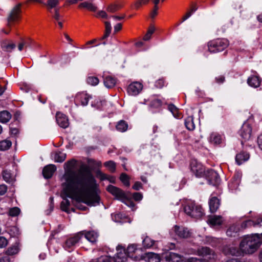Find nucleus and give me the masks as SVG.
<instances>
[{"label": "nucleus", "instance_id": "1", "mask_svg": "<svg viewBox=\"0 0 262 262\" xmlns=\"http://www.w3.org/2000/svg\"><path fill=\"white\" fill-rule=\"evenodd\" d=\"M75 164L74 160L65 164L67 167L62 184V192L66 196L78 202H82L89 206H96L99 204L100 198L93 190L92 185L94 179L91 173L81 170L78 172L72 169Z\"/></svg>", "mask_w": 262, "mask_h": 262}, {"label": "nucleus", "instance_id": "2", "mask_svg": "<svg viewBox=\"0 0 262 262\" xmlns=\"http://www.w3.org/2000/svg\"><path fill=\"white\" fill-rule=\"evenodd\" d=\"M262 244L261 234H254L245 236L239 244V248L243 254L254 253Z\"/></svg>", "mask_w": 262, "mask_h": 262}, {"label": "nucleus", "instance_id": "3", "mask_svg": "<svg viewBox=\"0 0 262 262\" xmlns=\"http://www.w3.org/2000/svg\"><path fill=\"white\" fill-rule=\"evenodd\" d=\"M107 190L115 198L125 204L128 207L133 208L135 207L134 203L130 200L128 195L129 193H125L121 189L114 186L110 185L107 187Z\"/></svg>", "mask_w": 262, "mask_h": 262}, {"label": "nucleus", "instance_id": "4", "mask_svg": "<svg viewBox=\"0 0 262 262\" xmlns=\"http://www.w3.org/2000/svg\"><path fill=\"white\" fill-rule=\"evenodd\" d=\"M184 210L187 214L195 219H200L204 214L201 206L193 203L187 204L184 207Z\"/></svg>", "mask_w": 262, "mask_h": 262}, {"label": "nucleus", "instance_id": "5", "mask_svg": "<svg viewBox=\"0 0 262 262\" xmlns=\"http://www.w3.org/2000/svg\"><path fill=\"white\" fill-rule=\"evenodd\" d=\"M229 45L226 39H217L208 43V50L211 53H216L224 50Z\"/></svg>", "mask_w": 262, "mask_h": 262}, {"label": "nucleus", "instance_id": "6", "mask_svg": "<svg viewBox=\"0 0 262 262\" xmlns=\"http://www.w3.org/2000/svg\"><path fill=\"white\" fill-rule=\"evenodd\" d=\"M160 262H183V257L170 252H166L161 255Z\"/></svg>", "mask_w": 262, "mask_h": 262}, {"label": "nucleus", "instance_id": "7", "mask_svg": "<svg viewBox=\"0 0 262 262\" xmlns=\"http://www.w3.org/2000/svg\"><path fill=\"white\" fill-rule=\"evenodd\" d=\"M82 235L81 233H78L73 236L68 238L65 242L63 247V248L69 251H71L73 250L74 247L80 241Z\"/></svg>", "mask_w": 262, "mask_h": 262}, {"label": "nucleus", "instance_id": "8", "mask_svg": "<svg viewBox=\"0 0 262 262\" xmlns=\"http://www.w3.org/2000/svg\"><path fill=\"white\" fill-rule=\"evenodd\" d=\"M190 169L191 171L196 177H203L205 172V168L201 163L195 160H193L190 163Z\"/></svg>", "mask_w": 262, "mask_h": 262}, {"label": "nucleus", "instance_id": "9", "mask_svg": "<svg viewBox=\"0 0 262 262\" xmlns=\"http://www.w3.org/2000/svg\"><path fill=\"white\" fill-rule=\"evenodd\" d=\"M204 176L205 177L209 184L215 186L217 185L220 182L219 174L212 169L205 171Z\"/></svg>", "mask_w": 262, "mask_h": 262}, {"label": "nucleus", "instance_id": "10", "mask_svg": "<svg viewBox=\"0 0 262 262\" xmlns=\"http://www.w3.org/2000/svg\"><path fill=\"white\" fill-rule=\"evenodd\" d=\"M117 253L113 257L115 262H125L127 260V255L126 250L121 245H118L116 247Z\"/></svg>", "mask_w": 262, "mask_h": 262}, {"label": "nucleus", "instance_id": "11", "mask_svg": "<svg viewBox=\"0 0 262 262\" xmlns=\"http://www.w3.org/2000/svg\"><path fill=\"white\" fill-rule=\"evenodd\" d=\"M196 254L199 256L205 257L207 260L214 259L215 258V254L214 251L206 247L199 248L197 250Z\"/></svg>", "mask_w": 262, "mask_h": 262}, {"label": "nucleus", "instance_id": "12", "mask_svg": "<svg viewBox=\"0 0 262 262\" xmlns=\"http://www.w3.org/2000/svg\"><path fill=\"white\" fill-rule=\"evenodd\" d=\"M142 89V84L139 82L136 81L131 83L128 86L127 91L129 95L137 96L141 92Z\"/></svg>", "mask_w": 262, "mask_h": 262}, {"label": "nucleus", "instance_id": "13", "mask_svg": "<svg viewBox=\"0 0 262 262\" xmlns=\"http://www.w3.org/2000/svg\"><path fill=\"white\" fill-rule=\"evenodd\" d=\"M173 230L176 234L180 238H187L191 235L189 230L182 226L176 225L173 227Z\"/></svg>", "mask_w": 262, "mask_h": 262}, {"label": "nucleus", "instance_id": "14", "mask_svg": "<svg viewBox=\"0 0 262 262\" xmlns=\"http://www.w3.org/2000/svg\"><path fill=\"white\" fill-rule=\"evenodd\" d=\"M223 252L226 255H231L233 256H239L243 255L240 248L239 249L232 245H227L224 247Z\"/></svg>", "mask_w": 262, "mask_h": 262}, {"label": "nucleus", "instance_id": "15", "mask_svg": "<svg viewBox=\"0 0 262 262\" xmlns=\"http://www.w3.org/2000/svg\"><path fill=\"white\" fill-rule=\"evenodd\" d=\"M20 13V5L15 6L10 12L8 17V25L10 26L12 23L17 20Z\"/></svg>", "mask_w": 262, "mask_h": 262}, {"label": "nucleus", "instance_id": "16", "mask_svg": "<svg viewBox=\"0 0 262 262\" xmlns=\"http://www.w3.org/2000/svg\"><path fill=\"white\" fill-rule=\"evenodd\" d=\"M252 127L251 125L247 122H245L240 130L239 134L242 138L245 140H248L251 136Z\"/></svg>", "mask_w": 262, "mask_h": 262}, {"label": "nucleus", "instance_id": "17", "mask_svg": "<svg viewBox=\"0 0 262 262\" xmlns=\"http://www.w3.org/2000/svg\"><path fill=\"white\" fill-rule=\"evenodd\" d=\"M90 98H91V97L87 93L81 92L76 95L75 101L76 104H80L83 106H85L88 104Z\"/></svg>", "mask_w": 262, "mask_h": 262}, {"label": "nucleus", "instance_id": "18", "mask_svg": "<svg viewBox=\"0 0 262 262\" xmlns=\"http://www.w3.org/2000/svg\"><path fill=\"white\" fill-rule=\"evenodd\" d=\"M102 77L103 78V83L106 88L111 89L113 88L116 85L117 80L113 76L104 73Z\"/></svg>", "mask_w": 262, "mask_h": 262}, {"label": "nucleus", "instance_id": "19", "mask_svg": "<svg viewBox=\"0 0 262 262\" xmlns=\"http://www.w3.org/2000/svg\"><path fill=\"white\" fill-rule=\"evenodd\" d=\"M261 226H262V219L261 218H258L255 221L248 220L243 222L241 224L242 229H246L251 227H260Z\"/></svg>", "mask_w": 262, "mask_h": 262}, {"label": "nucleus", "instance_id": "20", "mask_svg": "<svg viewBox=\"0 0 262 262\" xmlns=\"http://www.w3.org/2000/svg\"><path fill=\"white\" fill-rule=\"evenodd\" d=\"M161 258L159 254L152 252L145 253L142 259V262H160Z\"/></svg>", "mask_w": 262, "mask_h": 262}, {"label": "nucleus", "instance_id": "21", "mask_svg": "<svg viewBox=\"0 0 262 262\" xmlns=\"http://www.w3.org/2000/svg\"><path fill=\"white\" fill-rule=\"evenodd\" d=\"M241 175L239 173L235 174L228 184L229 189L234 191L237 189L241 183Z\"/></svg>", "mask_w": 262, "mask_h": 262}, {"label": "nucleus", "instance_id": "22", "mask_svg": "<svg viewBox=\"0 0 262 262\" xmlns=\"http://www.w3.org/2000/svg\"><path fill=\"white\" fill-rule=\"evenodd\" d=\"M56 121L58 124L62 128H67L69 125V121L66 115L60 113L56 114Z\"/></svg>", "mask_w": 262, "mask_h": 262}, {"label": "nucleus", "instance_id": "23", "mask_svg": "<svg viewBox=\"0 0 262 262\" xmlns=\"http://www.w3.org/2000/svg\"><path fill=\"white\" fill-rule=\"evenodd\" d=\"M59 1L60 0H47L46 2L43 3V5L46 7L50 13H52L53 11L59 9L58 7Z\"/></svg>", "mask_w": 262, "mask_h": 262}, {"label": "nucleus", "instance_id": "24", "mask_svg": "<svg viewBox=\"0 0 262 262\" xmlns=\"http://www.w3.org/2000/svg\"><path fill=\"white\" fill-rule=\"evenodd\" d=\"M56 170V167L53 164H49L44 167L42 174L45 178L49 179L52 177Z\"/></svg>", "mask_w": 262, "mask_h": 262}, {"label": "nucleus", "instance_id": "25", "mask_svg": "<svg viewBox=\"0 0 262 262\" xmlns=\"http://www.w3.org/2000/svg\"><path fill=\"white\" fill-rule=\"evenodd\" d=\"M220 205L219 199L216 196L211 195L209 202V209L211 212L213 213L216 211Z\"/></svg>", "mask_w": 262, "mask_h": 262}, {"label": "nucleus", "instance_id": "26", "mask_svg": "<svg viewBox=\"0 0 262 262\" xmlns=\"http://www.w3.org/2000/svg\"><path fill=\"white\" fill-rule=\"evenodd\" d=\"M3 178L8 183H13L15 181V176L7 170H4L2 172Z\"/></svg>", "mask_w": 262, "mask_h": 262}, {"label": "nucleus", "instance_id": "27", "mask_svg": "<svg viewBox=\"0 0 262 262\" xmlns=\"http://www.w3.org/2000/svg\"><path fill=\"white\" fill-rule=\"evenodd\" d=\"M223 222L221 216L213 215L209 217L208 223L211 226H215L221 225Z\"/></svg>", "mask_w": 262, "mask_h": 262}, {"label": "nucleus", "instance_id": "28", "mask_svg": "<svg viewBox=\"0 0 262 262\" xmlns=\"http://www.w3.org/2000/svg\"><path fill=\"white\" fill-rule=\"evenodd\" d=\"M79 7L86 8L88 10L93 12L96 11L97 9V7L93 3V0L85 1L80 3L79 5Z\"/></svg>", "mask_w": 262, "mask_h": 262}, {"label": "nucleus", "instance_id": "29", "mask_svg": "<svg viewBox=\"0 0 262 262\" xmlns=\"http://www.w3.org/2000/svg\"><path fill=\"white\" fill-rule=\"evenodd\" d=\"M261 80L257 76H252L248 78V84L252 87L257 88L260 85Z\"/></svg>", "mask_w": 262, "mask_h": 262}, {"label": "nucleus", "instance_id": "30", "mask_svg": "<svg viewBox=\"0 0 262 262\" xmlns=\"http://www.w3.org/2000/svg\"><path fill=\"white\" fill-rule=\"evenodd\" d=\"M249 158V154L245 152H241L239 154L236 155L235 160L238 165H241L243 162L247 161Z\"/></svg>", "mask_w": 262, "mask_h": 262}, {"label": "nucleus", "instance_id": "31", "mask_svg": "<svg viewBox=\"0 0 262 262\" xmlns=\"http://www.w3.org/2000/svg\"><path fill=\"white\" fill-rule=\"evenodd\" d=\"M222 138L221 135L216 133H212L209 137V142L214 145H219L222 142Z\"/></svg>", "mask_w": 262, "mask_h": 262}, {"label": "nucleus", "instance_id": "32", "mask_svg": "<svg viewBox=\"0 0 262 262\" xmlns=\"http://www.w3.org/2000/svg\"><path fill=\"white\" fill-rule=\"evenodd\" d=\"M138 250L137 245L135 244H132L128 246L126 250L127 256L132 258H134L136 260V257H134V254Z\"/></svg>", "mask_w": 262, "mask_h": 262}, {"label": "nucleus", "instance_id": "33", "mask_svg": "<svg viewBox=\"0 0 262 262\" xmlns=\"http://www.w3.org/2000/svg\"><path fill=\"white\" fill-rule=\"evenodd\" d=\"M98 234L94 231L87 232L84 235V237L88 241L91 243H94L96 241Z\"/></svg>", "mask_w": 262, "mask_h": 262}, {"label": "nucleus", "instance_id": "34", "mask_svg": "<svg viewBox=\"0 0 262 262\" xmlns=\"http://www.w3.org/2000/svg\"><path fill=\"white\" fill-rule=\"evenodd\" d=\"M116 128L120 132H124L128 128V124L125 121L120 120L117 122Z\"/></svg>", "mask_w": 262, "mask_h": 262}, {"label": "nucleus", "instance_id": "35", "mask_svg": "<svg viewBox=\"0 0 262 262\" xmlns=\"http://www.w3.org/2000/svg\"><path fill=\"white\" fill-rule=\"evenodd\" d=\"M11 118V114L7 111L0 112V122L3 123L8 122Z\"/></svg>", "mask_w": 262, "mask_h": 262}, {"label": "nucleus", "instance_id": "36", "mask_svg": "<svg viewBox=\"0 0 262 262\" xmlns=\"http://www.w3.org/2000/svg\"><path fill=\"white\" fill-rule=\"evenodd\" d=\"M186 127L189 130H193L195 128V124L192 116L188 117L185 120Z\"/></svg>", "mask_w": 262, "mask_h": 262}, {"label": "nucleus", "instance_id": "37", "mask_svg": "<svg viewBox=\"0 0 262 262\" xmlns=\"http://www.w3.org/2000/svg\"><path fill=\"white\" fill-rule=\"evenodd\" d=\"M239 228L236 225H232L227 231V235L229 236H235L236 234L239 231Z\"/></svg>", "mask_w": 262, "mask_h": 262}, {"label": "nucleus", "instance_id": "38", "mask_svg": "<svg viewBox=\"0 0 262 262\" xmlns=\"http://www.w3.org/2000/svg\"><path fill=\"white\" fill-rule=\"evenodd\" d=\"M66 158V154L61 151L56 152L54 154V159L56 162L61 163Z\"/></svg>", "mask_w": 262, "mask_h": 262}, {"label": "nucleus", "instance_id": "39", "mask_svg": "<svg viewBox=\"0 0 262 262\" xmlns=\"http://www.w3.org/2000/svg\"><path fill=\"white\" fill-rule=\"evenodd\" d=\"M168 108L175 118H180L181 117V114L179 113V109L173 104H169Z\"/></svg>", "mask_w": 262, "mask_h": 262}, {"label": "nucleus", "instance_id": "40", "mask_svg": "<svg viewBox=\"0 0 262 262\" xmlns=\"http://www.w3.org/2000/svg\"><path fill=\"white\" fill-rule=\"evenodd\" d=\"M70 205V201L67 199H63L61 203V209L62 211L67 213L70 212L69 206Z\"/></svg>", "mask_w": 262, "mask_h": 262}, {"label": "nucleus", "instance_id": "41", "mask_svg": "<svg viewBox=\"0 0 262 262\" xmlns=\"http://www.w3.org/2000/svg\"><path fill=\"white\" fill-rule=\"evenodd\" d=\"M12 143L9 140H5L0 141V150H6L8 149L11 146Z\"/></svg>", "mask_w": 262, "mask_h": 262}, {"label": "nucleus", "instance_id": "42", "mask_svg": "<svg viewBox=\"0 0 262 262\" xmlns=\"http://www.w3.org/2000/svg\"><path fill=\"white\" fill-rule=\"evenodd\" d=\"M121 8V6L119 4H112L107 6L106 11L110 13H114L119 10Z\"/></svg>", "mask_w": 262, "mask_h": 262}, {"label": "nucleus", "instance_id": "43", "mask_svg": "<svg viewBox=\"0 0 262 262\" xmlns=\"http://www.w3.org/2000/svg\"><path fill=\"white\" fill-rule=\"evenodd\" d=\"M155 243V241L148 236H146L143 240V245L146 248L151 247Z\"/></svg>", "mask_w": 262, "mask_h": 262}, {"label": "nucleus", "instance_id": "44", "mask_svg": "<svg viewBox=\"0 0 262 262\" xmlns=\"http://www.w3.org/2000/svg\"><path fill=\"white\" fill-rule=\"evenodd\" d=\"M86 82L88 84L91 85L96 86L99 83V80L96 77L89 76L86 79Z\"/></svg>", "mask_w": 262, "mask_h": 262}, {"label": "nucleus", "instance_id": "45", "mask_svg": "<svg viewBox=\"0 0 262 262\" xmlns=\"http://www.w3.org/2000/svg\"><path fill=\"white\" fill-rule=\"evenodd\" d=\"M120 180L124 185L129 187L130 185L129 177L124 173H122L120 177Z\"/></svg>", "mask_w": 262, "mask_h": 262}, {"label": "nucleus", "instance_id": "46", "mask_svg": "<svg viewBox=\"0 0 262 262\" xmlns=\"http://www.w3.org/2000/svg\"><path fill=\"white\" fill-rule=\"evenodd\" d=\"M105 32L104 35L101 38V39H104L107 38L110 34L112 30V26L111 23L109 21L105 22Z\"/></svg>", "mask_w": 262, "mask_h": 262}, {"label": "nucleus", "instance_id": "47", "mask_svg": "<svg viewBox=\"0 0 262 262\" xmlns=\"http://www.w3.org/2000/svg\"><path fill=\"white\" fill-rule=\"evenodd\" d=\"M162 105V102L160 99H154L150 102V107L151 108H159Z\"/></svg>", "mask_w": 262, "mask_h": 262}, {"label": "nucleus", "instance_id": "48", "mask_svg": "<svg viewBox=\"0 0 262 262\" xmlns=\"http://www.w3.org/2000/svg\"><path fill=\"white\" fill-rule=\"evenodd\" d=\"M104 166L107 167L109 170L112 172H114L116 169L115 163L112 161L106 162L104 163Z\"/></svg>", "mask_w": 262, "mask_h": 262}, {"label": "nucleus", "instance_id": "49", "mask_svg": "<svg viewBox=\"0 0 262 262\" xmlns=\"http://www.w3.org/2000/svg\"><path fill=\"white\" fill-rule=\"evenodd\" d=\"M111 256H102L98 258L92 260L91 262H111Z\"/></svg>", "mask_w": 262, "mask_h": 262}, {"label": "nucleus", "instance_id": "50", "mask_svg": "<svg viewBox=\"0 0 262 262\" xmlns=\"http://www.w3.org/2000/svg\"><path fill=\"white\" fill-rule=\"evenodd\" d=\"M20 210L18 207H13L9 209V214L11 216H16L20 213Z\"/></svg>", "mask_w": 262, "mask_h": 262}, {"label": "nucleus", "instance_id": "51", "mask_svg": "<svg viewBox=\"0 0 262 262\" xmlns=\"http://www.w3.org/2000/svg\"><path fill=\"white\" fill-rule=\"evenodd\" d=\"M183 262H206V261L195 257H190L187 259L183 257Z\"/></svg>", "mask_w": 262, "mask_h": 262}, {"label": "nucleus", "instance_id": "52", "mask_svg": "<svg viewBox=\"0 0 262 262\" xmlns=\"http://www.w3.org/2000/svg\"><path fill=\"white\" fill-rule=\"evenodd\" d=\"M32 42H33V41L31 39H29L28 40L24 41L23 42L19 43L18 47V50L19 51H21L25 45L28 46L30 44V43H31Z\"/></svg>", "mask_w": 262, "mask_h": 262}, {"label": "nucleus", "instance_id": "53", "mask_svg": "<svg viewBox=\"0 0 262 262\" xmlns=\"http://www.w3.org/2000/svg\"><path fill=\"white\" fill-rule=\"evenodd\" d=\"M97 17L107 19L108 16L106 12L103 10L99 11L97 14Z\"/></svg>", "mask_w": 262, "mask_h": 262}, {"label": "nucleus", "instance_id": "54", "mask_svg": "<svg viewBox=\"0 0 262 262\" xmlns=\"http://www.w3.org/2000/svg\"><path fill=\"white\" fill-rule=\"evenodd\" d=\"M102 180H108L110 182L114 183L115 182V178L114 177L108 176L105 174H101Z\"/></svg>", "mask_w": 262, "mask_h": 262}, {"label": "nucleus", "instance_id": "55", "mask_svg": "<svg viewBox=\"0 0 262 262\" xmlns=\"http://www.w3.org/2000/svg\"><path fill=\"white\" fill-rule=\"evenodd\" d=\"M18 252L17 249L16 247L9 248L6 253L8 255H12L16 254Z\"/></svg>", "mask_w": 262, "mask_h": 262}, {"label": "nucleus", "instance_id": "56", "mask_svg": "<svg viewBox=\"0 0 262 262\" xmlns=\"http://www.w3.org/2000/svg\"><path fill=\"white\" fill-rule=\"evenodd\" d=\"M8 242L6 238L3 236L0 237V248H2L7 245Z\"/></svg>", "mask_w": 262, "mask_h": 262}, {"label": "nucleus", "instance_id": "57", "mask_svg": "<svg viewBox=\"0 0 262 262\" xmlns=\"http://www.w3.org/2000/svg\"><path fill=\"white\" fill-rule=\"evenodd\" d=\"M54 11V14H53V17L56 20L59 21L60 18V15L59 14V9H56Z\"/></svg>", "mask_w": 262, "mask_h": 262}, {"label": "nucleus", "instance_id": "58", "mask_svg": "<svg viewBox=\"0 0 262 262\" xmlns=\"http://www.w3.org/2000/svg\"><path fill=\"white\" fill-rule=\"evenodd\" d=\"M7 190V186L5 184L0 185V195L6 193Z\"/></svg>", "mask_w": 262, "mask_h": 262}, {"label": "nucleus", "instance_id": "59", "mask_svg": "<svg viewBox=\"0 0 262 262\" xmlns=\"http://www.w3.org/2000/svg\"><path fill=\"white\" fill-rule=\"evenodd\" d=\"M133 197L135 201H138L142 200V195L139 192H135L133 193Z\"/></svg>", "mask_w": 262, "mask_h": 262}, {"label": "nucleus", "instance_id": "60", "mask_svg": "<svg viewBox=\"0 0 262 262\" xmlns=\"http://www.w3.org/2000/svg\"><path fill=\"white\" fill-rule=\"evenodd\" d=\"M15 47V45L13 43H10L3 46V48L9 52L12 51Z\"/></svg>", "mask_w": 262, "mask_h": 262}, {"label": "nucleus", "instance_id": "61", "mask_svg": "<svg viewBox=\"0 0 262 262\" xmlns=\"http://www.w3.org/2000/svg\"><path fill=\"white\" fill-rule=\"evenodd\" d=\"M142 188V184L140 182H136L133 186L134 190H138Z\"/></svg>", "mask_w": 262, "mask_h": 262}, {"label": "nucleus", "instance_id": "62", "mask_svg": "<svg viewBox=\"0 0 262 262\" xmlns=\"http://www.w3.org/2000/svg\"><path fill=\"white\" fill-rule=\"evenodd\" d=\"M257 143L259 148L262 150V134L258 136L257 138Z\"/></svg>", "mask_w": 262, "mask_h": 262}, {"label": "nucleus", "instance_id": "63", "mask_svg": "<svg viewBox=\"0 0 262 262\" xmlns=\"http://www.w3.org/2000/svg\"><path fill=\"white\" fill-rule=\"evenodd\" d=\"M156 85L158 88H162L164 85V81L162 79H159L156 82Z\"/></svg>", "mask_w": 262, "mask_h": 262}, {"label": "nucleus", "instance_id": "64", "mask_svg": "<svg viewBox=\"0 0 262 262\" xmlns=\"http://www.w3.org/2000/svg\"><path fill=\"white\" fill-rule=\"evenodd\" d=\"M245 261H242L237 258H231L226 261V262H245Z\"/></svg>", "mask_w": 262, "mask_h": 262}]
</instances>
